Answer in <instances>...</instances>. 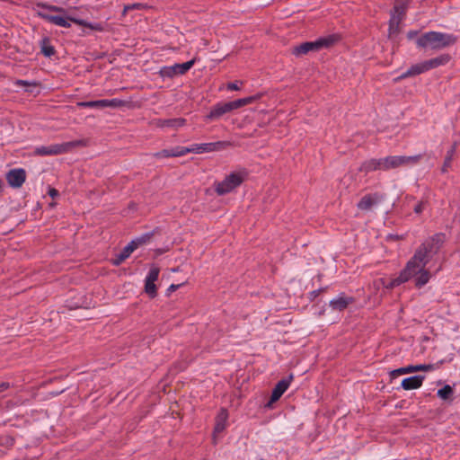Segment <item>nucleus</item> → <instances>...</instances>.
I'll return each instance as SVG.
<instances>
[{
  "label": "nucleus",
  "instance_id": "nucleus-5",
  "mask_svg": "<svg viewBox=\"0 0 460 460\" xmlns=\"http://www.w3.org/2000/svg\"><path fill=\"white\" fill-rule=\"evenodd\" d=\"M421 158L420 155L412 156L404 155H390L385 158H381L382 171H388L391 169H396L401 166H407L409 164H417Z\"/></svg>",
  "mask_w": 460,
  "mask_h": 460
},
{
  "label": "nucleus",
  "instance_id": "nucleus-1",
  "mask_svg": "<svg viewBox=\"0 0 460 460\" xmlns=\"http://www.w3.org/2000/svg\"><path fill=\"white\" fill-rule=\"evenodd\" d=\"M445 242V234L442 233L435 234L433 236L425 240L416 250L415 252H420V258L415 261V267L418 266L413 276L415 279V286L421 288L427 284L430 279V272L425 270V266L430 261L433 255L437 254Z\"/></svg>",
  "mask_w": 460,
  "mask_h": 460
},
{
  "label": "nucleus",
  "instance_id": "nucleus-18",
  "mask_svg": "<svg viewBox=\"0 0 460 460\" xmlns=\"http://www.w3.org/2000/svg\"><path fill=\"white\" fill-rule=\"evenodd\" d=\"M424 378V376H413L404 378L402 382V387L404 390L418 389L421 386Z\"/></svg>",
  "mask_w": 460,
  "mask_h": 460
},
{
  "label": "nucleus",
  "instance_id": "nucleus-47",
  "mask_svg": "<svg viewBox=\"0 0 460 460\" xmlns=\"http://www.w3.org/2000/svg\"><path fill=\"white\" fill-rule=\"evenodd\" d=\"M227 89L233 90V91H237V90H239V86L237 85L236 83H229L227 84Z\"/></svg>",
  "mask_w": 460,
  "mask_h": 460
},
{
  "label": "nucleus",
  "instance_id": "nucleus-38",
  "mask_svg": "<svg viewBox=\"0 0 460 460\" xmlns=\"http://www.w3.org/2000/svg\"><path fill=\"white\" fill-rule=\"evenodd\" d=\"M151 234H146L139 238L132 240L131 242H135L137 249L139 245L146 243L151 238Z\"/></svg>",
  "mask_w": 460,
  "mask_h": 460
},
{
  "label": "nucleus",
  "instance_id": "nucleus-15",
  "mask_svg": "<svg viewBox=\"0 0 460 460\" xmlns=\"http://www.w3.org/2000/svg\"><path fill=\"white\" fill-rule=\"evenodd\" d=\"M355 302V298L353 296H341L338 298L332 299L330 301V306L332 310L335 311H344L348 308V306Z\"/></svg>",
  "mask_w": 460,
  "mask_h": 460
},
{
  "label": "nucleus",
  "instance_id": "nucleus-31",
  "mask_svg": "<svg viewBox=\"0 0 460 460\" xmlns=\"http://www.w3.org/2000/svg\"><path fill=\"white\" fill-rule=\"evenodd\" d=\"M145 292L151 297L155 298L157 296V288L155 282L146 280Z\"/></svg>",
  "mask_w": 460,
  "mask_h": 460
},
{
  "label": "nucleus",
  "instance_id": "nucleus-22",
  "mask_svg": "<svg viewBox=\"0 0 460 460\" xmlns=\"http://www.w3.org/2000/svg\"><path fill=\"white\" fill-rule=\"evenodd\" d=\"M451 59L450 55L448 54H442L437 58H431L429 60L424 61L427 70L438 67L439 66H443L449 62Z\"/></svg>",
  "mask_w": 460,
  "mask_h": 460
},
{
  "label": "nucleus",
  "instance_id": "nucleus-30",
  "mask_svg": "<svg viewBox=\"0 0 460 460\" xmlns=\"http://www.w3.org/2000/svg\"><path fill=\"white\" fill-rule=\"evenodd\" d=\"M103 107H124L128 105V102L119 99L102 100Z\"/></svg>",
  "mask_w": 460,
  "mask_h": 460
},
{
  "label": "nucleus",
  "instance_id": "nucleus-49",
  "mask_svg": "<svg viewBox=\"0 0 460 460\" xmlns=\"http://www.w3.org/2000/svg\"><path fill=\"white\" fill-rule=\"evenodd\" d=\"M49 195L51 198H55V197L58 196V191L56 189L52 188V189H50V190H49Z\"/></svg>",
  "mask_w": 460,
  "mask_h": 460
},
{
  "label": "nucleus",
  "instance_id": "nucleus-33",
  "mask_svg": "<svg viewBox=\"0 0 460 460\" xmlns=\"http://www.w3.org/2000/svg\"><path fill=\"white\" fill-rule=\"evenodd\" d=\"M15 439L13 436L8 434L0 435V446L11 447L14 445Z\"/></svg>",
  "mask_w": 460,
  "mask_h": 460
},
{
  "label": "nucleus",
  "instance_id": "nucleus-26",
  "mask_svg": "<svg viewBox=\"0 0 460 460\" xmlns=\"http://www.w3.org/2000/svg\"><path fill=\"white\" fill-rule=\"evenodd\" d=\"M71 20V22H75V23H77L79 25H83L84 27H88L90 28L91 30H93V31H103V27L101 23H94V24H92V23H89L84 20H80V19H76V18H69Z\"/></svg>",
  "mask_w": 460,
  "mask_h": 460
},
{
  "label": "nucleus",
  "instance_id": "nucleus-23",
  "mask_svg": "<svg viewBox=\"0 0 460 460\" xmlns=\"http://www.w3.org/2000/svg\"><path fill=\"white\" fill-rule=\"evenodd\" d=\"M425 71H428L425 62L413 65L405 73H403L398 78H396V81L400 80V79H404V78H407L410 76H414V75H420Z\"/></svg>",
  "mask_w": 460,
  "mask_h": 460
},
{
  "label": "nucleus",
  "instance_id": "nucleus-45",
  "mask_svg": "<svg viewBox=\"0 0 460 460\" xmlns=\"http://www.w3.org/2000/svg\"><path fill=\"white\" fill-rule=\"evenodd\" d=\"M184 283L181 284H172L167 289L168 294H171L174 291H176L181 286H182Z\"/></svg>",
  "mask_w": 460,
  "mask_h": 460
},
{
  "label": "nucleus",
  "instance_id": "nucleus-19",
  "mask_svg": "<svg viewBox=\"0 0 460 460\" xmlns=\"http://www.w3.org/2000/svg\"><path fill=\"white\" fill-rule=\"evenodd\" d=\"M358 170L359 172H364L365 174H367L368 172L373 171H382L381 159H370L365 161L364 163L361 164Z\"/></svg>",
  "mask_w": 460,
  "mask_h": 460
},
{
  "label": "nucleus",
  "instance_id": "nucleus-20",
  "mask_svg": "<svg viewBox=\"0 0 460 460\" xmlns=\"http://www.w3.org/2000/svg\"><path fill=\"white\" fill-rule=\"evenodd\" d=\"M40 15L43 19H45L46 21H48L49 22H51L53 24H56V25L61 26V27H65V28L70 27V23H69V21H71L69 19V18H71L70 16L64 17V16H59V15H50V14H44V13H40Z\"/></svg>",
  "mask_w": 460,
  "mask_h": 460
},
{
  "label": "nucleus",
  "instance_id": "nucleus-46",
  "mask_svg": "<svg viewBox=\"0 0 460 460\" xmlns=\"http://www.w3.org/2000/svg\"><path fill=\"white\" fill-rule=\"evenodd\" d=\"M11 387L8 382L0 383V393H3Z\"/></svg>",
  "mask_w": 460,
  "mask_h": 460
},
{
  "label": "nucleus",
  "instance_id": "nucleus-10",
  "mask_svg": "<svg viewBox=\"0 0 460 460\" xmlns=\"http://www.w3.org/2000/svg\"><path fill=\"white\" fill-rule=\"evenodd\" d=\"M383 199L384 195L378 192L367 194L361 198L357 207L359 210L367 211Z\"/></svg>",
  "mask_w": 460,
  "mask_h": 460
},
{
  "label": "nucleus",
  "instance_id": "nucleus-7",
  "mask_svg": "<svg viewBox=\"0 0 460 460\" xmlns=\"http://www.w3.org/2000/svg\"><path fill=\"white\" fill-rule=\"evenodd\" d=\"M420 252H415L413 257L407 262L405 268L401 271L399 277L392 279L387 285V288H394L406 281H408L411 277H413L416 272L415 261L420 258Z\"/></svg>",
  "mask_w": 460,
  "mask_h": 460
},
{
  "label": "nucleus",
  "instance_id": "nucleus-3",
  "mask_svg": "<svg viewBox=\"0 0 460 460\" xmlns=\"http://www.w3.org/2000/svg\"><path fill=\"white\" fill-rule=\"evenodd\" d=\"M247 176L245 172H233L222 181L214 183L215 191L218 196L226 195L239 187Z\"/></svg>",
  "mask_w": 460,
  "mask_h": 460
},
{
  "label": "nucleus",
  "instance_id": "nucleus-8",
  "mask_svg": "<svg viewBox=\"0 0 460 460\" xmlns=\"http://www.w3.org/2000/svg\"><path fill=\"white\" fill-rule=\"evenodd\" d=\"M195 63V59H191L182 64H175L172 66H164L160 70L163 77H173L175 75H184Z\"/></svg>",
  "mask_w": 460,
  "mask_h": 460
},
{
  "label": "nucleus",
  "instance_id": "nucleus-16",
  "mask_svg": "<svg viewBox=\"0 0 460 460\" xmlns=\"http://www.w3.org/2000/svg\"><path fill=\"white\" fill-rule=\"evenodd\" d=\"M230 111H232V108L229 102L217 103L211 109L206 119L209 120L217 119Z\"/></svg>",
  "mask_w": 460,
  "mask_h": 460
},
{
  "label": "nucleus",
  "instance_id": "nucleus-48",
  "mask_svg": "<svg viewBox=\"0 0 460 460\" xmlns=\"http://www.w3.org/2000/svg\"><path fill=\"white\" fill-rule=\"evenodd\" d=\"M419 31H410L408 33H407V38L411 40L413 39L414 37H416L418 35Z\"/></svg>",
  "mask_w": 460,
  "mask_h": 460
},
{
  "label": "nucleus",
  "instance_id": "nucleus-6",
  "mask_svg": "<svg viewBox=\"0 0 460 460\" xmlns=\"http://www.w3.org/2000/svg\"><path fill=\"white\" fill-rule=\"evenodd\" d=\"M84 140H75V141L66 142L63 144L52 145L49 146L37 147L34 150V154L36 155H40V156L57 155L66 153L73 147L84 146Z\"/></svg>",
  "mask_w": 460,
  "mask_h": 460
},
{
  "label": "nucleus",
  "instance_id": "nucleus-27",
  "mask_svg": "<svg viewBox=\"0 0 460 460\" xmlns=\"http://www.w3.org/2000/svg\"><path fill=\"white\" fill-rule=\"evenodd\" d=\"M41 52L46 57H51L55 54V49L49 45V40L48 38H44L41 40Z\"/></svg>",
  "mask_w": 460,
  "mask_h": 460
},
{
  "label": "nucleus",
  "instance_id": "nucleus-4",
  "mask_svg": "<svg viewBox=\"0 0 460 460\" xmlns=\"http://www.w3.org/2000/svg\"><path fill=\"white\" fill-rule=\"evenodd\" d=\"M336 39L334 36L326 38H320L315 41H305L297 46H295L291 53L296 57L305 55L311 51H318L323 48H329L334 44Z\"/></svg>",
  "mask_w": 460,
  "mask_h": 460
},
{
  "label": "nucleus",
  "instance_id": "nucleus-43",
  "mask_svg": "<svg viewBox=\"0 0 460 460\" xmlns=\"http://www.w3.org/2000/svg\"><path fill=\"white\" fill-rule=\"evenodd\" d=\"M213 146L211 143L199 144V148L202 152H213Z\"/></svg>",
  "mask_w": 460,
  "mask_h": 460
},
{
  "label": "nucleus",
  "instance_id": "nucleus-29",
  "mask_svg": "<svg viewBox=\"0 0 460 460\" xmlns=\"http://www.w3.org/2000/svg\"><path fill=\"white\" fill-rule=\"evenodd\" d=\"M456 143H455L451 148L448 150L447 152V155L445 158V161H444V164H443V167H442V172H447V167L450 166L451 164V161H452V157L456 152Z\"/></svg>",
  "mask_w": 460,
  "mask_h": 460
},
{
  "label": "nucleus",
  "instance_id": "nucleus-42",
  "mask_svg": "<svg viewBox=\"0 0 460 460\" xmlns=\"http://www.w3.org/2000/svg\"><path fill=\"white\" fill-rule=\"evenodd\" d=\"M44 8H47L49 9V11H52V12H58V13H66V10L62 7H58V6H56V5H48V4H43L42 5Z\"/></svg>",
  "mask_w": 460,
  "mask_h": 460
},
{
  "label": "nucleus",
  "instance_id": "nucleus-36",
  "mask_svg": "<svg viewBox=\"0 0 460 460\" xmlns=\"http://www.w3.org/2000/svg\"><path fill=\"white\" fill-rule=\"evenodd\" d=\"M160 269L157 266H153L146 279V280L155 282L158 279Z\"/></svg>",
  "mask_w": 460,
  "mask_h": 460
},
{
  "label": "nucleus",
  "instance_id": "nucleus-24",
  "mask_svg": "<svg viewBox=\"0 0 460 460\" xmlns=\"http://www.w3.org/2000/svg\"><path fill=\"white\" fill-rule=\"evenodd\" d=\"M259 98H260V95L249 96V97L234 100L233 102H229V103L232 108V111H234V110L239 109L243 106L248 105Z\"/></svg>",
  "mask_w": 460,
  "mask_h": 460
},
{
  "label": "nucleus",
  "instance_id": "nucleus-50",
  "mask_svg": "<svg viewBox=\"0 0 460 460\" xmlns=\"http://www.w3.org/2000/svg\"><path fill=\"white\" fill-rule=\"evenodd\" d=\"M173 272H178L179 271V268H174L172 270Z\"/></svg>",
  "mask_w": 460,
  "mask_h": 460
},
{
  "label": "nucleus",
  "instance_id": "nucleus-44",
  "mask_svg": "<svg viewBox=\"0 0 460 460\" xmlns=\"http://www.w3.org/2000/svg\"><path fill=\"white\" fill-rule=\"evenodd\" d=\"M177 151V149L175 151H169V150H163L157 154H155L156 156L160 157V156H164V157H170V156H175L173 154Z\"/></svg>",
  "mask_w": 460,
  "mask_h": 460
},
{
  "label": "nucleus",
  "instance_id": "nucleus-17",
  "mask_svg": "<svg viewBox=\"0 0 460 460\" xmlns=\"http://www.w3.org/2000/svg\"><path fill=\"white\" fill-rule=\"evenodd\" d=\"M136 250L135 242H130L120 253L117 254L114 258L111 260V263L113 266H119L124 261H126L130 254Z\"/></svg>",
  "mask_w": 460,
  "mask_h": 460
},
{
  "label": "nucleus",
  "instance_id": "nucleus-39",
  "mask_svg": "<svg viewBox=\"0 0 460 460\" xmlns=\"http://www.w3.org/2000/svg\"><path fill=\"white\" fill-rule=\"evenodd\" d=\"M14 84L18 86H33V87H37L40 85L39 83L37 82H28V81H25V80H22V79H18L14 82Z\"/></svg>",
  "mask_w": 460,
  "mask_h": 460
},
{
  "label": "nucleus",
  "instance_id": "nucleus-35",
  "mask_svg": "<svg viewBox=\"0 0 460 460\" xmlns=\"http://www.w3.org/2000/svg\"><path fill=\"white\" fill-rule=\"evenodd\" d=\"M453 394V389L450 385H446L443 388L438 391V396L441 399L447 400Z\"/></svg>",
  "mask_w": 460,
  "mask_h": 460
},
{
  "label": "nucleus",
  "instance_id": "nucleus-34",
  "mask_svg": "<svg viewBox=\"0 0 460 460\" xmlns=\"http://www.w3.org/2000/svg\"><path fill=\"white\" fill-rule=\"evenodd\" d=\"M213 146V152L214 151H218V150H222V149H226L227 147H230V146H234L235 144L234 142H231V141H217V142H213L211 143Z\"/></svg>",
  "mask_w": 460,
  "mask_h": 460
},
{
  "label": "nucleus",
  "instance_id": "nucleus-11",
  "mask_svg": "<svg viewBox=\"0 0 460 460\" xmlns=\"http://www.w3.org/2000/svg\"><path fill=\"white\" fill-rule=\"evenodd\" d=\"M435 368L433 364L410 365L408 367H400L390 372V376L395 378L399 375L413 373L417 371H430Z\"/></svg>",
  "mask_w": 460,
  "mask_h": 460
},
{
  "label": "nucleus",
  "instance_id": "nucleus-41",
  "mask_svg": "<svg viewBox=\"0 0 460 460\" xmlns=\"http://www.w3.org/2000/svg\"><path fill=\"white\" fill-rule=\"evenodd\" d=\"M327 288H321L319 289L314 290L310 292L309 298L311 301H314L320 294L325 292Z\"/></svg>",
  "mask_w": 460,
  "mask_h": 460
},
{
  "label": "nucleus",
  "instance_id": "nucleus-21",
  "mask_svg": "<svg viewBox=\"0 0 460 460\" xmlns=\"http://www.w3.org/2000/svg\"><path fill=\"white\" fill-rule=\"evenodd\" d=\"M411 0H395L391 14L403 19L406 14V10Z\"/></svg>",
  "mask_w": 460,
  "mask_h": 460
},
{
  "label": "nucleus",
  "instance_id": "nucleus-25",
  "mask_svg": "<svg viewBox=\"0 0 460 460\" xmlns=\"http://www.w3.org/2000/svg\"><path fill=\"white\" fill-rule=\"evenodd\" d=\"M402 21L400 17L391 14L389 21V36L396 35L400 31V23Z\"/></svg>",
  "mask_w": 460,
  "mask_h": 460
},
{
  "label": "nucleus",
  "instance_id": "nucleus-40",
  "mask_svg": "<svg viewBox=\"0 0 460 460\" xmlns=\"http://www.w3.org/2000/svg\"><path fill=\"white\" fill-rule=\"evenodd\" d=\"M428 204V200H420L414 208L416 214H420Z\"/></svg>",
  "mask_w": 460,
  "mask_h": 460
},
{
  "label": "nucleus",
  "instance_id": "nucleus-14",
  "mask_svg": "<svg viewBox=\"0 0 460 460\" xmlns=\"http://www.w3.org/2000/svg\"><path fill=\"white\" fill-rule=\"evenodd\" d=\"M227 419H228V411L226 409L222 408L216 417V423H215L214 432H213V439H214L215 443H216V434H219L225 430V429L226 427Z\"/></svg>",
  "mask_w": 460,
  "mask_h": 460
},
{
  "label": "nucleus",
  "instance_id": "nucleus-13",
  "mask_svg": "<svg viewBox=\"0 0 460 460\" xmlns=\"http://www.w3.org/2000/svg\"><path fill=\"white\" fill-rule=\"evenodd\" d=\"M186 123V119L183 118H176V119H156L150 121V125L155 126L156 128H178L182 127Z\"/></svg>",
  "mask_w": 460,
  "mask_h": 460
},
{
  "label": "nucleus",
  "instance_id": "nucleus-32",
  "mask_svg": "<svg viewBox=\"0 0 460 460\" xmlns=\"http://www.w3.org/2000/svg\"><path fill=\"white\" fill-rule=\"evenodd\" d=\"M78 107L84 108H103L102 100L90 101V102H79L76 103Z\"/></svg>",
  "mask_w": 460,
  "mask_h": 460
},
{
  "label": "nucleus",
  "instance_id": "nucleus-37",
  "mask_svg": "<svg viewBox=\"0 0 460 460\" xmlns=\"http://www.w3.org/2000/svg\"><path fill=\"white\" fill-rule=\"evenodd\" d=\"M148 6L145 4H140V3H137V4H128V5H126L123 9V13L122 14L125 15L126 13L128 11V10H134V9H137V10H144V9H146Z\"/></svg>",
  "mask_w": 460,
  "mask_h": 460
},
{
  "label": "nucleus",
  "instance_id": "nucleus-9",
  "mask_svg": "<svg viewBox=\"0 0 460 460\" xmlns=\"http://www.w3.org/2000/svg\"><path fill=\"white\" fill-rule=\"evenodd\" d=\"M5 179L7 183L14 189L21 188L26 180V172L24 169H12L6 175Z\"/></svg>",
  "mask_w": 460,
  "mask_h": 460
},
{
  "label": "nucleus",
  "instance_id": "nucleus-51",
  "mask_svg": "<svg viewBox=\"0 0 460 460\" xmlns=\"http://www.w3.org/2000/svg\"><path fill=\"white\" fill-rule=\"evenodd\" d=\"M2 187H3V181H2V180H0V191L2 190Z\"/></svg>",
  "mask_w": 460,
  "mask_h": 460
},
{
  "label": "nucleus",
  "instance_id": "nucleus-2",
  "mask_svg": "<svg viewBox=\"0 0 460 460\" xmlns=\"http://www.w3.org/2000/svg\"><path fill=\"white\" fill-rule=\"evenodd\" d=\"M456 37L452 34L442 33L438 31H429L422 34L417 40V45L420 48L439 50L456 42Z\"/></svg>",
  "mask_w": 460,
  "mask_h": 460
},
{
  "label": "nucleus",
  "instance_id": "nucleus-28",
  "mask_svg": "<svg viewBox=\"0 0 460 460\" xmlns=\"http://www.w3.org/2000/svg\"><path fill=\"white\" fill-rule=\"evenodd\" d=\"M188 153H197V154H199L201 153V149L199 148V145H194L192 147L189 148V147H181V148H177V151L173 154L175 156H181V155H184Z\"/></svg>",
  "mask_w": 460,
  "mask_h": 460
},
{
  "label": "nucleus",
  "instance_id": "nucleus-12",
  "mask_svg": "<svg viewBox=\"0 0 460 460\" xmlns=\"http://www.w3.org/2000/svg\"><path fill=\"white\" fill-rule=\"evenodd\" d=\"M293 378H294L293 375L290 374L287 378L281 379L280 381H279L277 383L276 386L274 387V389L272 391L270 403L277 402L282 396V394L288 388Z\"/></svg>",
  "mask_w": 460,
  "mask_h": 460
}]
</instances>
